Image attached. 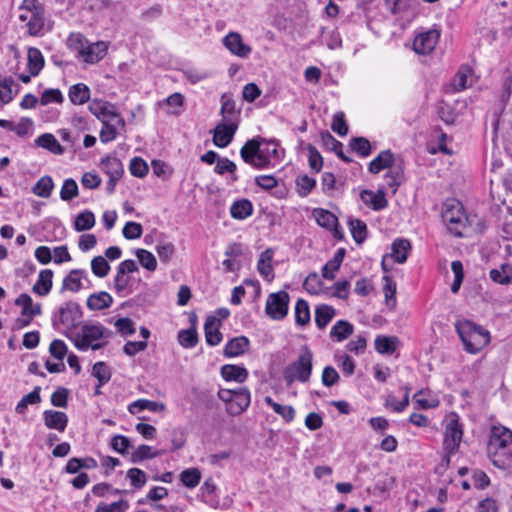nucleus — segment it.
Here are the masks:
<instances>
[{
  "instance_id": "nucleus-34",
  "label": "nucleus",
  "mask_w": 512,
  "mask_h": 512,
  "mask_svg": "<svg viewBox=\"0 0 512 512\" xmlns=\"http://www.w3.org/2000/svg\"><path fill=\"white\" fill-rule=\"evenodd\" d=\"M53 271L51 269L41 270L32 290L39 296H46L52 289Z\"/></svg>"
},
{
  "instance_id": "nucleus-5",
  "label": "nucleus",
  "mask_w": 512,
  "mask_h": 512,
  "mask_svg": "<svg viewBox=\"0 0 512 512\" xmlns=\"http://www.w3.org/2000/svg\"><path fill=\"white\" fill-rule=\"evenodd\" d=\"M464 349L470 354H476L490 342V334L483 327L469 320H459L455 324Z\"/></svg>"
},
{
  "instance_id": "nucleus-63",
  "label": "nucleus",
  "mask_w": 512,
  "mask_h": 512,
  "mask_svg": "<svg viewBox=\"0 0 512 512\" xmlns=\"http://www.w3.org/2000/svg\"><path fill=\"white\" fill-rule=\"evenodd\" d=\"M130 173L138 178H143L148 173L147 163L140 157H134L130 161Z\"/></svg>"
},
{
  "instance_id": "nucleus-44",
  "label": "nucleus",
  "mask_w": 512,
  "mask_h": 512,
  "mask_svg": "<svg viewBox=\"0 0 512 512\" xmlns=\"http://www.w3.org/2000/svg\"><path fill=\"white\" fill-rule=\"evenodd\" d=\"M295 322L300 326H305L310 322L309 305L304 299H298L295 304Z\"/></svg>"
},
{
  "instance_id": "nucleus-11",
  "label": "nucleus",
  "mask_w": 512,
  "mask_h": 512,
  "mask_svg": "<svg viewBox=\"0 0 512 512\" xmlns=\"http://www.w3.org/2000/svg\"><path fill=\"white\" fill-rule=\"evenodd\" d=\"M290 296L286 291H278L268 295L265 312L272 320H282L288 314Z\"/></svg>"
},
{
  "instance_id": "nucleus-60",
  "label": "nucleus",
  "mask_w": 512,
  "mask_h": 512,
  "mask_svg": "<svg viewBox=\"0 0 512 512\" xmlns=\"http://www.w3.org/2000/svg\"><path fill=\"white\" fill-rule=\"evenodd\" d=\"M136 256L140 264L149 271H155L157 268V261L155 256L148 250L138 249Z\"/></svg>"
},
{
  "instance_id": "nucleus-59",
  "label": "nucleus",
  "mask_w": 512,
  "mask_h": 512,
  "mask_svg": "<svg viewBox=\"0 0 512 512\" xmlns=\"http://www.w3.org/2000/svg\"><path fill=\"white\" fill-rule=\"evenodd\" d=\"M78 195V185L72 178H68L63 182L60 190V198L63 201H70Z\"/></svg>"
},
{
  "instance_id": "nucleus-23",
  "label": "nucleus",
  "mask_w": 512,
  "mask_h": 512,
  "mask_svg": "<svg viewBox=\"0 0 512 512\" xmlns=\"http://www.w3.org/2000/svg\"><path fill=\"white\" fill-rule=\"evenodd\" d=\"M68 98L73 105H84L92 101L91 98V90L84 83H76L69 87L68 89Z\"/></svg>"
},
{
  "instance_id": "nucleus-25",
  "label": "nucleus",
  "mask_w": 512,
  "mask_h": 512,
  "mask_svg": "<svg viewBox=\"0 0 512 512\" xmlns=\"http://www.w3.org/2000/svg\"><path fill=\"white\" fill-rule=\"evenodd\" d=\"M361 200L373 210L379 211L388 206V201L383 190L376 192L371 190H363L360 194Z\"/></svg>"
},
{
  "instance_id": "nucleus-20",
  "label": "nucleus",
  "mask_w": 512,
  "mask_h": 512,
  "mask_svg": "<svg viewBox=\"0 0 512 512\" xmlns=\"http://www.w3.org/2000/svg\"><path fill=\"white\" fill-rule=\"evenodd\" d=\"M313 215L315 217L316 222L321 227L333 231L334 237L338 239L342 238V233L339 230L338 219L333 213H331L328 210L318 208L314 209Z\"/></svg>"
},
{
  "instance_id": "nucleus-30",
  "label": "nucleus",
  "mask_w": 512,
  "mask_h": 512,
  "mask_svg": "<svg viewBox=\"0 0 512 512\" xmlns=\"http://www.w3.org/2000/svg\"><path fill=\"white\" fill-rule=\"evenodd\" d=\"M394 156L390 150L380 152L368 165V171L372 174H378L384 169L393 165Z\"/></svg>"
},
{
  "instance_id": "nucleus-9",
  "label": "nucleus",
  "mask_w": 512,
  "mask_h": 512,
  "mask_svg": "<svg viewBox=\"0 0 512 512\" xmlns=\"http://www.w3.org/2000/svg\"><path fill=\"white\" fill-rule=\"evenodd\" d=\"M218 397L226 404V411L232 416L243 413L251 402L250 391L244 387L236 390L220 389L218 391Z\"/></svg>"
},
{
  "instance_id": "nucleus-39",
  "label": "nucleus",
  "mask_w": 512,
  "mask_h": 512,
  "mask_svg": "<svg viewBox=\"0 0 512 512\" xmlns=\"http://www.w3.org/2000/svg\"><path fill=\"white\" fill-rule=\"evenodd\" d=\"M253 205L248 199L235 201L230 207L231 217L237 220H244L252 215Z\"/></svg>"
},
{
  "instance_id": "nucleus-48",
  "label": "nucleus",
  "mask_w": 512,
  "mask_h": 512,
  "mask_svg": "<svg viewBox=\"0 0 512 512\" xmlns=\"http://www.w3.org/2000/svg\"><path fill=\"white\" fill-rule=\"evenodd\" d=\"M349 227L352 237L357 243L365 241L367 237V225L365 222L359 219H351L349 220Z\"/></svg>"
},
{
  "instance_id": "nucleus-31",
  "label": "nucleus",
  "mask_w": 512,
  "mask_h": 512,
  "mask_svg": "<svg viewBox=\"0 0 512 512\" xmlns=\"http://www.w3.org/2000/svg\"><path fill=\"white\" fill-rule=\"evenodd\" d=\"M15 304L22 308V316L33 318L41 314V304L34 303L32 298L26 294H20L15 300Z\"/></svg>"
},
{
  "instance_id": "nucleus-12",
  "label": "nucleus",
  "mask_w": 512,
  "mask_h": 512,
  "mask_svg": "<svg viewBox=\"0 0 512 512\" xmlns=\"http://www.w3.org/2000/svg\"><path fill=\"white\" fill-rule=\"evenodd\" d=\"M285 154L284 149L279 147V142L271 139L267 140L261 137V150L258 164L260 169L274 167L280 163Z\"/></svg>"
},
{
  "instance_id": "nucleus-42",
  "label": "nucleus",
  "mask_w": 512,
  "mask_h": 512,
  "mask_svg": "<svg viewBox=\"0 0 512 512\" xmlns=\"http://www.w3.org/2000/svg\"><path fill=\"white\" fill-rule=\"evenodd\" d=\"M264 402L270 406L284 421L292 422L295 418V409L290 405H281L275 402L270 396L264 397Z\"/></svg>"
},
{
  "instance_id": "nucleus-16",
  "label": "nucleus",
  "mask_w": 512,
  "mask_h": 512,
  "mask_svg": "<svg viewBox=\"0 0 512 512\" xmlns=\"http://www.w3.org/2000/svg\"><path fill=\"white\" fill-rule=\"evenodd\" d=\"M237 130V124L228 117H224L223 123L218 124L214 129L213 143L220 148L228 146Z\"/></svg>"
},
{
  "instance_id": "nucleus-40",
  "label": "nucleus",
  "mask_w": 512,
  "mask_h": 512,
  "mask_svg": "<svg viewBox=\"0 0 512 512\" xmlns=\"http://www.w3.org/2000/svg\"><path fill=\"white\" fill-rule=\"evenodd\" d=\"M14 87H17L12 77L0 75V103H10L17 90L14 91Z\"/></svg>"
},
{
  "instance_id": "nucleus-37",
  "label": "nucleus",
  "mask_w": 512,
  "mask_h": 512,
  "mask_svg": "<svg viewBox=\"0 0 512 512\" xmlns=\"http://www.w3.org/2000/svg\"><path fill=\"white\" fill-rule=\"evenodd\" d=\"M143 410H149L152 412H162L165 410V405L161 402L151 401L148 399H138L128 406L130 414H137Z\"/></svg>"
},
{
  "instance_id": "nucleus-14",
  "label": "nucleus",
  "mask_w": 512,
  "mask_h": 512,
  "mask_svg": "<svg viewBox=\"0 0 512 512\" xmlns=\"http://www.w3.org/2000/svg\"><path fill=\"white\" fill-rule=\"evenodd\" d=\"M440 33L435 29L419 32L413 42V49L417 54L426 55L434 50L438 41Z\"/></svg>"
},
{
  "instance_id": "nucleus-36",
  "label": "nucleus",
  "mask_w": 512,
  "mask_h": 512,
  "mask_svg": "<svg viewBox=\"0 0 512 512\" xmlns=\"http://www.w3.org/2000/svg\"><path fill=\"white\" fill-rule=\"evenodd\" d=\"M491 280L500 285L512 284V264L503 263L489 272Z\"/></svg>"
},
{
  "instance_id": "nucleus-54",
  "label": "nucleus",
  "mask_w": 512,
  "mask_h": 512,
  "mask_svg": "<svg viewBox=\"0 0 512 512\" xmlns=\"http://www.w3.org/2000/svg\"><path fill=\"white\" fill-rule=\"evenodd\" d=\"M95 225L94 214L90 211L81 212L75 219V229L77 231H85L91 229Z\"/></svg>"
},
{
  "instance_id": "nucleus-50",
  "label": "nucleus",
  "mask_w": 512,
  "mask_h": 512,
  "mask_svg": "<svg viewBox=\"0 0 512 512\" xmlns=\"http://www.w3.org/2000/svg\"><path fill=\"white\" fill-rule=\"evenodd\" d=\"M334 360L337 365L341 368L344 376L349 377L355 371V363L353 359L346 353H336Z\"/></svg>"
},
{
  "instance_id": "nucleus-56",
  "label": "nucleus",
  "mask_w": 512,
  "mask_h": 512,
  "mask_svg": "<svg viewBox=\"0 0 512 512\" xmlns=\"http://www.w3.org/2000/svg\"><path fill=\"white\" fill-rule=\"evenodd\" d=\"M350 147L361 157H368L371 154V144L364 137H356L351 139Z\"/></svg>"
},
{
  "instance_id": "nucleus-7",
  "label": "nucleus",
  "mask_w": 512,
  "mask_h": 512,
  "mask_svg": "<svg viewBox=\"0 0 512 512\" xmlns=\"http://www.w3.org/2000/svg\"><path fill=\"white\" fill-rule=\"evenodd\" d=\"M463 438V429L456 413H450L444 419L443 449L446 455L442 459V465L448 466L450 456L457 453Z\"/></svg>"
},
{
  "instance_id": "nucleus-1",
  "label": "nucleus",
  "mask_w": 512,
  "mask_h": 512,
  "mask_svg": "<svg viewBox=\"0 0 512 512\" xmlns=\"http://www.w3.org/2000/svg\"><path fill=\"white\" fill-rule=\"evenodd\" d=\"M88 109L102 123L99 133L102 143L114 141L118 134L125 131L126 122L114 104L101 99H93L88 105Z\"/></svg>"
},
{
  "instance_id": "nucleus-64",
  "label": "nucleus",
  "mask_w": 512,
  "mask_h": 512,
  "mask_svg": "<svg viewBox=\"0 0 512 512\" xmlns=\"http://www.w3.org/2000/svg\"><path fill=\"white\" fill-rule=\"evenodd\" d=\"M122 233L124 238L128 240H134L142 236L143 228L140 223L129 221L123 227Z\"/></svg>"
},
{
  "instance_id": "nucleus-61",
  "label": "nucleus",
  "mask_w": 512,
  "mask_h": 512,
  "mask_svg": "<svg viewBox=\"0 0 512 512\" xmlns=\"http://www.w3.org/2000/svg\"><path fill=\"white\" fill-rule=\"evenodd\" d=\"M128 508V501L121 499L111 504L101 502L97 505L95 512H126Z\"/></svg>"
},
{
  "instance_id": "nucleus-15",
  "label": "nucleus",
  "mask_w": 512,
  "mask_h": 512,
  "mask_svg": "<svg viewBox=\"0 0 512 512\" xmlns=\"http://www.w3.org/2000/svg\"><path fill=\"white\" fill-rule=\"evenodd\" d=\"M109 44L105 41H97L86 46L81 45L78 51L79 57L87 64H96L107 54Z\"/></svg>"
},
{
  "instance_id": "nucleus-51",
  "label": "nucleus",
  "mask_w": 512,
  "mask_h": 512,
  "mask_svg": "<svg viewBox=\"0 0 512 512\" xmlns=\"http://www.w3.org/2000/svg\"><path fill=\"white\" fill-rule=\"evenodd\" d=\"M297 192L301 197L308 196L316 186V180L308 175H300L296 179Z\"/></svg>"
},
{
  "instance_id": "nucleus-57",
  "label": "nucleus",
  "mask_w": 512,
  "mask_h": 512,
  "mask_svg": "<svg viewBox=\"0 0 512 512\" xmlns=\"http://www.w3.org/2000/svg\"><path fill=\"white\" fill-rule=\"evenodd\" d=\"M427 392L420 390L414 394L413 399L417 406L421 409H432L439 405V401L436 397H427Z\"/></svg>"
},
{
  "instance_id": "nucleus-33",
  "label": "nucleus",
  "mask_w": 512,
  "mask_h": 512,
  "mask_svg": "<svg viewBox=\"0 0 512 512\" xmlns=\"http://www.w3.org/2000/svg\"><path fill=\"white\" fill-rule=\"evenodd\" d=\"M354 332V326L346 320H338L331 328L329 337L335 342L348 339Z\"/></svg>"
},
{
  "instance_id": "nucleus-41",
  "label": "nucleus",
  "mask_w": 512,
  "mask_h": 512,
  "mask_svg": "<svg viewBox=\"0 0 512 512\" xmlns=\"http://www.w3.org/2000/svg\"><path fill=\"white\" fill-rule=\"evenodd\" d=\"M27 66L32 76H37L44 66V58L37 48H29L27 53Z\"/></svg>"
},
{
  "instance_id": "nucleus-35",
  "label": "nucleus",
  "mask_w": 512,
  "mask_h": 512,
  "mask_svg": "<svg viewBox=\"0 0 512 512\" xmlns=\"http://www.w3.org/2000/svg\"><path fill=\"white\" fill-rule=\"evenodd\" d=\"M35 144L38 147L44 148L55 155L64 154L65 150L51 133H44L35 139Z\"/></svg>"
},
{
  "instance_id": "nucleus-18",
  "label": "nucleus",
  "mask_w": 512,
  "mask_h": 512,
  "mask_svg": "<svg viewBox=\"0 0 512 512\" xmlns=\"http://www.w3.org/2000/svg\"><path fill=\"white\" fill-rule=\"evenodd\" d=\"M261 150V137H255L245 142L240 149V156L242 160L255 169H260L258 164L259 155Z\"/></svg>"
},
{
  "instance_id": "nucleus-32",
  "label": "nucleus",
  "mask_w": 512,
  "mask_h": 512,
  "mask_svg": "<svg viewBox=\"0 0 512 512\" xmlns=\"http://www.w3.org/2000/svg\"><path fill=\"white\" fill-rule=\"evenodd\" d=\"M102 171L109 178L120 179L124 173L122 162L115 156H107L101 161Z\"/></svg>"
},
{
  "instance_id": "nucleus-8",
  "label": "nucleus",
  "mask_w": 512,
  "mask_h": 512,
  "mask_svg": "<svg viewBox=\"0 0 512 512\" xmlns=\"http://www.w3.org/2000/svg\"><path fill=\"white\" fill-rule=\"evenodd\" d=\"M19 10V20L26 23L29 34L39 35L45 23V11L42 4L38 0H23Z\"/></svg>"
},
{
  "instance_id": "nucleus-49",
  "label": "nucleus",
  "mask_w": 512,
  "mask_h": 512,
  "mask_svg": "<svg viewBox=\"0 0 512 512\" xmlns=\"http://www.w3.org/2000/svg\"><path fill=\"white\" fill-rule=\"evenodd\" d=\"M180 480L187 488H195L201 480V472L197 468H189L181 472Z\"/></svg>"
},
{
  "instance_id": "nucleus-13",
  "label": "nucleus",
  "mask_w": 512,
  "mask_h": 512,
  "mask_svg": "<svg viewBox=\"0 0 512 512\" xmlns=\"http://www.w3.org/2000/svg\"><path fill=\"white\" fill-rule=\"evenodd\" d=\"M411 250V244L407 239H395L391 245V253L383 257L381 265L384 271H389L393 262L403 264L406 262Z\"/></svg>"
},
{
  "instance_id": "nucleus-17",
  "label": "nucleus",
  "mask_w": 512,
  "mask_h": 512,
  "mask_svg": "<svg viewBox=\"0 0 512 512\" xmlns=\"http://www.w3.org/2000/svg\"><path fill=\"white\" fill-rule=\"evenodd\" d=\"M222 44L232 54L239 58H247L252 48L244 43L242 36L238 32H229L223 39Z\"/></svg>"
},
{
  "instance_id": "nucleus-58",
  "label": "nucleus",
  "mask_w": 512,
  "mask_h": 512,
  "mask_svg": "<svg viewBox=\"0 0 512 512\" xmlns=\"http://www.w3.org/2000/svg\"><path fill=\"white\" fill-rule=\"evenodd\" d=\"M178 341L184 348H193L198 343V336L195 329L180 330L178 333Z\"/></svg>"
},
{
  "instance_id": "nucleus-38",
  "label": "nucleus",
  "mask_w": 512,
  "mask_h": 512,
  "mask_svg": "<svg viewBox=\"0 0 512 512\" xmlns=\"http://www.w3.org/2000/svg\"><path fill=\"white\" fill-rule=\"evenodd\" d=\"M336 315L334 307L320 304L315 308V324L319 329H324Z\"/></svg>"
},
{
  "instance_id": "nucleus-62",
  "label": "nucleus",
  "mask_w": 512,
  "mask_h": 512,
  "mask_svg": "<svg viewBox=\"0 0 512 512\" xmlns=\"http://www.w3.org/2000/svg\"><path fill=\"white\" fill-rule=\"evenodd\" d=\"M127 478L133 487L140 489L147 481L146 473L139 468H131L127 471Z\"/></svg>"
},
{
  "instance_id": "nucleus-55",
  "label": "nucleus",
  "mask_w": 512,
  "mask_h": 512,
  "mask_svg": "<svg viewBox=\"0 0 512 512\" xmlns=\"http://www.w3.org/2000/svg\"><path fill=\"white\" fill-rule=\"evenodd\" d=\"M91 270L99 278H104L110 271V265L102 256H96L91 260Z\"/></svg>"
},
{
  "instance_id": "nucleus-10",
  "label": "nucleus",
  "mask_w": 512,
  "mask_h": 512,
  "mask_svg": "<svg viewBox=\"0 0 512 512\" xmlns=\"http://www.w3.org/2000/svg\"><path fill=\"white\" fill-rule=\"evenodd\" d=\"M442 220L451 233L461 237L462 230L466 227L468 218L463 210L462 204L452 200L444 204Z\"/></svg>"
},
{
  "instance_id": "nucleus-24",
  "label": "nucleus",
  "mask_w": 512,
  "mask_h": 512,
  "mask_svg": "<svg viewBox=\"0 0 512 512\" xmlns=\"http://www.w3.org/2000/svg\"><path fill=\"white\" fill-rule=\"evenodd\" d=\"M43 420L47 428L59 432H64L68 424L67 415L64 412L56 410H45Z\"/></svg>"
},
{
  "instance_id": "nucleus-19",
  "label": "nucleus",
  "mask_w": 512,
  "mask_h": 512,
  "mask_svg": "<svg viewBox=\"0 0 512 512\" xmlns=\"http://www.w3.org/2000/svg\"><path fill=\"white\" fill-rule=\"evenodd\" d=\"M84 282H89L87 272L81 269H73L64 277L61 291L76 293L85 287Z\"/></svg>"
},
{
  "instance_id": "nucleus-27",
  "label": "nucleus",
  "mask_w": 512,
  "mask_h": 512,
  "mask_svg": "<svg viewBox=\"0 0 512 512\" xmlns=\"http://www.w3.org/2000/svg\"><path fill=\"white\" fill-rule=\"evenodd\" d=\"M249 340L245 336H239L229 340L224 348V356L233 358L244 354L249 348Z\"/></svg>"
},
{
  "instance_id": "nucleus-43",
  "label": "nucleus",
  "mask_w": 512,
  "mask_h": 512,
  "mask_svg": "<svg viewBox=\"0 0 512 512\" xmlns=\"http://www.w3.org/2000/svg\"><path fill=\"white\" fill-rule=\"evenodd\" d=\"M399 341L397 337L377 336L375 339V349L380 354H393L397 349Z\"/></svg>"
},
{
  "instance_id": "nucleus-6",
  "label": "nucleus",
  "mask_w": 512,
  "mask_h": 512,
  "mask_svg": "<svg viewBox=\"0 0 512 512\" xmlns=\"http://www.w3.org/2000/svg\"><path fill=\"white\" fill-rule=\"evenodd\" d=\"M313 368V353L308 346H302L298 358L284 370V379L288 385L295 381H309Z\"/></svg>"
},
{
  "instance_id": "nucleus-29",
  "label": "nucleus",
  "mask_w": 512,
  "mask_h": 512,
  "mask_svg": "<svg viewBox=\"0 0 512 512\" xmlns=\"http://www.w3.org/2000/svg\"><path fill=\"white\" fill-rule=\"evenodd\" d=\"M112 303V296L105 291L89 295L86 301L87 308L91 311L107 309L112 305Z\"/></svg>"
},
{
  "instance_id": "nucleus-45",
  "label": "nucleus",
  "mask_w": 512,
  "mask_h": 512,
  "mask_svg": "<svg viewBox=\"0 0 512 512\" xmlns=\"http://www.w3.org/2000/svg\"><path fill=\"white\" fill-rule=\"evenodd\" d=\"M384 296H385V303L390 308L393 309L396 306V283L390 276H384Z\"/></svg>"
},
{
  "instance_id": "nucleus-22",
  "label": "nucleus",
  "mask_w": 512,
  "mask_h": 512,
  "mask_svg": "<svg viewBox=\"0 0 512 512\" xmlns=\"http://www.w3.org/2000/svg\"><path fill=\"white\" fill-rule=\"evenodd\" d=\"M220 319L215 315H209L204 324L205 339L208 345L216 346L222 341L220 332Z\"/></svg>"
},
{
  "instance_id": "nucleus-26",
  "label": "nucleus",
  "mask_w": 512,
  "mask_h": 512,
  "mask_svg": "<svg viewBox=\"0 0 512 512\" xmlns=\"http://www.w3.org/2000/svg\"><path fill=\"white\" fill-rule=\"evenodd\" d=\"M274 252L272 249L268 248L263 251L257 263V269L259 274L268 282H271L274 279V269L272 266Z\"/></svg>"
},
{
  "instance_id": "nucleus-53",
  "label": "nucleus",
  "mask_w": 512,
  "mask_h": 512,
  "mask_svg": "<svg viewBox=\"0 0 512 512\" xmlns=\"http://www.w3.org/2000/svg\"><path fill=\"white\" fill-rule=\"evenodd\" d=\"M303 287L312 295H318L323 291V283L317 273H310L304 280Z\"/></svg>"
},
{
  "instance_id": "nucleus-28",
  "label": "nucleus",
  "mask_w": 512,
  "mask_h": 512,
  "mask_svg": "<svg viewBox=\"0 0 512 512\" xmlns=\"http://www.w3.org/2000/svg\"><path fill=\"white\" fill-rule=\"evenodd\" d=\"M221 376L226 381H234L237 383H243L248 378V371L245 367L226 364L221 367Z\"/></svg>"
},
{
  "instance_id": "nucleus-4",
  "label": "nucleus",
  "mask_w": 512,
  "mask_h": 512,
  "mask_svg": "<svg viewBox=\"0 0 512 512\" xmlns=\"http://www.w3.org/2000/svg\"><path fill=\"white\" fill-rule=\"evenodd\" d=\"M83 311L81 306L73 300L64 302L57 307L51 316L52 327L66 338L76 331L82 324Z\"/></svg>"
},
{
  "instance_id": "nucleus-52",
  "label": "nucleus",
  "mask_w": 512,
  "mask_h": 512,
  "mask_svg": "<svg viewBox=\"0 0 512 512\" xmlns=\"http://www.w3.org/2000/svg\"><path fill=\"white\" fill-rule=\"evenodd\" d=\"M92 375L97 378L99 386H103L111 379V370L105 362H96L92 369Z\"/></svg>"
},
{
  "instance_id": "nucleus-3",
  "label": "nucleus",
  "mask_w": 512,
  "mask_h": 512,
  "mask_svg": "<svg viewBox=\"0 0 512 512\" xmlns=\"http://www.w3.org/2000/svg\"><path fill=\"white\" fill-rule=\"evenodd\" d=\"M111 336V331L99 322H82L69 340L80 351L98 350L104 347Z\"/></svg>"
},
{
  "instance_id": "nucleus-47",
  "label": "nucleus",
  "mask_w": 512,
  "mask_h": 512,
  "mask_svg": "<svg viewBox=\"0 0 512 512\" xmlns=\"http://www.w3.org/2000/svg\"><path fill=\"white\" fill-rule=\"evenodd\" d=\"M54 183L50 176L41 177L33 187V193L39 197L47 198L51 195Z\"/></svg>"
},
{
  "instance_id": "nucleus-46",
  "label": "nucleus",
  "mask_w": 512,
  "mask_h": 512,
  "mask_svg": "<svg viewBox=\"0 0 512 512\" xmlns=\"http://www.w3.org/2000/svg\"><path fill=\"white\" fill-rule=\"evenodd\" d=\"M159 455V452L154 450L151 446L148 445H139L132 453H131V461L133 463H139L146 459H152Z\"/></svg>"
},
{
  "instance_id": "nucleus-21",
  "label": "nucleus",
  "mask_w": 512,
  "mask_h": 512,
  "mask_svg": "<svg viewBox=\"0 0 512 512\" xmlns=\"http://www.w3.org/2000/svg\"><path fill=\"white\" fill-rule=\"evenodd\" d=\"M475 81V75L472 68L468 65H462L452 79L451 86L455 92H460L472 86Z\"/></svg>"
},
{
  "instance_id": "nucleus-2",
  "label": "nucleus",
  "mask_w": 512,
  "mask_h": 512,
  "mask_svg": "<svg viewBox=\"0 0 512 512\" xmlns=\"http://www.w3.org/2000/svg\"><path fill=\"white\" fill-rule=\"evenodd\" d=\"M512 431L503 425H493L489 432L487 453L494 466L507 469L512 465Z\"/></svg>"
}]
</instances>
